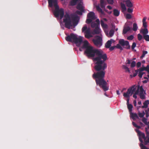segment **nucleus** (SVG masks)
Here are the masks:
<instances>
[{"mask_svg":"<svg viewBox=\"0 0 149 149\" xmlns=\"http://www.w3.org/2000/svg\"><path fill=\"white\" fill-rule=\"evenodd\" d=\"M82 48L86 50L85 54L89 57H96L94 58L93 61L95 62L94 68L97 72L94 73L92 76L94 79H95L96 85L102 88L105 92L109 90V87L107 83L105 80L106 69L107 67V64L105 61L107 59L106 54H104L103 51L100 49H93L92 47L88 46V42L87 41L84 42L82 46Z\"/></svg>","mask_w":149,"mask_h":149,"instance_id":"obj_1","label":"nucleus"},{"mask_svg":"<svg viewBox=\"0 0 149 149\" xmlns=\"http://www.w3.org/2000/svg\"><path fill=\"white\" fill-rule=\"evenodd\" d=\"M48 1L49 7H52L54 6L55 8L54 14L55 17H58L59 16L60 19H61L64 16L63 20L65 27L70 29L73 26L74 28L77 25L78 23L77 15L73 14L70 15L67 13L64 15V9L62 8L59 9L57 0H48Z\"/></svg>","mask_w":149,"mask_h":149,"instance_id":"obj_2","label":"nucleus"},{"mask_svg":"<svg viewBox=\"0 0 149 149\" xmlns=\"http://www.w3.org/2000/svg\"><path fill=\"white\" fill-rule=\"evenodd\" d=\"M66 40L68 42H73L75 44L80 45L82 42V38L81 36L77 38L76 35L71 33L70 35L67 36L65 37Z\"/></svg>","mask_w":149,"mask_h":149,"instance_id":"obj_3","label":"nucleus"},{"mask_svg":"<svg viewBox=\"0 0 149 149\" xmlns=\"http://www.w3.org/2000/svg\"><path fill=\"white\" fill-rule=\"evenodd\" d=\"M137 87V86L135 85H134L130 87L127 89L126 92L123 93L124 97L126 98L130 97V96L132 95L135 91L136 90Z\"/></svg>","mask_w":149,"mask_h":149,"instance_id":"obj_4","label":"nucleus"},{"mask_svg":"<svg viewBox=\"0 0 149 149\" xmlns=\"http://www.w3.org/2000/svg\"><path fill=\"white\" fill-rule=\"evenodd\" d=\"M119 44H117L116 46V47L119 49L121 47L120 45L122 46H125V48L129 49L130 48V46L129 45V42L127 41H125L123 39H121L119 41Z\"/></svg>","mask_w":149,"mask_h":149,"instance_id":"obj_5","label":"nucleus"},{"mask_svg":"<svg viewBox=\"0 0 149 149\" xmlns=\"http://www.w3.org/2000/svg\"><path fill=\"white\" fill-rule=\"evenodd\" d=\"M95 38V39L93 40V42L95 46L100 47L102 45V38L99 36H96Z\"/></svg>","mask_w":149,"mask_h":149,"instance_id":"obj_6","label":"nucleus"},{"mask_svg":"<svg viewBox=\"0 0 149 149\" xmlns=\"http://www.w3.org/2000/svg\"><path fill=\"white\" fill-rule=\"evenodd\" d=\"M82 31L85 33V37L86 38L89 39L93 37L91 32L89 28H87L86 26H84L82 29Z\"/></svg>","mask_w":149,"mask_h":149,"instance_id":"obj_7","label":"nucleus"},{"mask_svg":"<svg viewBox=\"0 0 149 149\" xmlns=\"http://www.w3.org/2000/svg\"><path fill=\"white\" fill-rule=\"evenodd\" d=\"M136 132L138 133V134L139 136V141L141 143H142L143 142V141L142 139V138H143L145 140L146 137L144 134L142 132H140L139 130H136Z\"/></svg>","mask_w":149,"mask_h":149,"instance_id":"obj_8","label":"nucleus"},{"mask_svg":"<svg viewBox=\"0 0 149 149\" xmlns=\"http://www.w3.org/2000/svg\"><path fill=\"white\" fill-rule=\"evenodd\" d=\"M146 94V92L143 89L142 86H141L140 87L139 93V95L141 99H145V96L144 94Z\"/></svg>","mask_w":149,"mask_h":149,"instance_id":"obj_9","label":"nucleus"},{"mask_svg":"<svg viewBox=\"0 0 149 149\" xmlns=\"http://www.w3.org/2000/svg\"><path fill=\"white\" fill-rule=\"evenodd\" d=\"M115 41L112 39L108 40L105 45V47L106 48H109L111 46L112 43L114 42Z\"/></svg>","mask_w":149,"mask_h":149,"instance_id":"obj_10","label":"nucleus"},{"mask_svg":"<svg viewBox=\"0 0 149 149\" xmlns=\"http://www.w3.org/2000/svg\"><path fill=\"white\" fill-rule=\"evenodd\" d=\"M101 32L100 29L99 27V26H96L93 30L92 32V34L93 35L94 34H99Z\"/></svg>","mask_w":149,"mask_h":149,"instance_id":"obj_11","label":"nucleus"},{"mask_svg":"<svg viewBox=\"0 0 149 149\" xmlns=\"http://www.w3.org/2000/svg\"><path fill=\"white\" fill-rule=\"evenodd\" d=\"M87 17L88 18H91L93 19H95V13L93 12H91L88 13L87 15Z\"/></svg>","mask_w":149,"mask_h":149,"instance_id":"obj_12","label":"nucleus"},{"mask_svg":"<svg viewBox=\"0 0 149 149\" xmlns=\"http://www.w3.org/2000/svg\"><path fill=\"white\" fill-rule=\"evenodd\" d=\"M130 117L134 120L136 119H139V118L137 115L135 113H133L132 112L130 113Z\"/></svg>","mask_w":149,"mask_h":149,"instance_id":"obj_13","label":"nucleus"},{"mask_svg":"<svg viewBox=\"0 0 149 149\" xmlns=\"http://www.w3.org/2000/svg\"><path fill=\"white\" fill-rule=\"evenodd\" d=\"M148 30L147 28L141 29L140 30V33L143 34V36L146 35L148 33Z\"/></svg>","mask_w":149,"mask_h":149,"instance_id":"obj_14","label":"nucleus"},{"mask_svg":"<svg viewBox=\"0 0 149 149\" xmlns=\"http://www.w3.org/2000/svg\"><path fill=\"white\" fill-rule=\"evenodd\" d=\"M130 29V27L129 26L124 27L123 30V34H126L128 31H129Z\"/></svg>","mask_w":149,"mask_h":149,"instance_id":"obj_15","label":"nucleus"},{"mask_svg":"<svg viewBox=\"0 0 149 149\" xmlns=\"http://www.w3.org/2000/svg\"><path fill=\"white\" fill-rule=\"evenodd\" d=\"M125 3L127 7L131 8L133 6V4L130 0H127L125 1Z\"/></svg>","mask_w":149,"mask_h":149,"instance_id":"obj_16","label":"nucleus"},{"mask_svg":"<svg viewBox=\"0 0 149 149\" xmlns=\"http://www.w3.org/2000/svg\"><path fill=\"white\" fill-rule=\"evenodd\" d=\"M149 104V100H147L145 101L143 103V105L142 106V108H147L148 107V105Z\"/></svg>","mask_w":149,"mask_h":149,"instance_id":"obj_17","label":"nucleus"},{"mask_svg":"<svg viewBox=\"0 0 149 149\" xmlns=\"http://www.w3.org/2000/svg\"><path fill=\"white\" fill-rule=\"evenodd\" d=\"M100 23L101 26L103 28L107 29L108 28V25L107 24L104 23L102 20H101Z\"/></svg>","mask_w":149,"mask_h":149,"instance_id":"obj_18","label":"nucleus"},{"mask_svg":"<svg viewBox=\"0 0 149 149\" xmlns=\"http://www.w3.org/2000/svg\"><path fill=\"white\" fill-rule=\"evenodd\" d=\"M113 14L115 16H118L120 14V11L117 9H114L113 10Z\"/></svg>","mask_w":149,"mask_h":149,"instance_id":"obj_19","label":"nucleus"},{"mask_svg":"<svg viewBox=\"0 0 149 149\" xmlns=\"http://www.w3.org/2000/svg\"><path fill=\"white\" fill-rule=\"evenodd\" d=\"M77 9L81 11H84L83 8V7L82 5L80 3L78 4L77 6Z\"/></svg>","mask_w":149,"mask_h":149,"instance_id":"obj_20","label":"nucleus"},{"mask_svg":"<svg viewBox=\"0 0 149 149\" xmlns=\"http://www.w3.org/2000/svg\"><path fill=\"white\" fill-rule=\"evenodd\" d=\"M120 6L122 8V11L123 12L126 10L127 8L125 6L124 3H120Z\"/></svg>","mask_w":149,"mask_h":149,"instance_id":"obj_21","label":"nucleus"},{"mask_svg":"<svg viewBox=\"0 0 149 149\" xmlns=\"http://www.w3.org/2000/svg\"><path fill=\"white\" fill-rule=\"evenodd\" d=\"M138 28V27L137 24L136 23H134L133 25V30L134 31H136L137 30Z\"/></svg>","mask_w":149,"mask_h":149,"instance_id":"obj_22","label":"nucleus"},{"mask_svg":"<svg viewBox=\"0 0 149 149\" xmlns=\"http://www.w3.org/2000/svg\"><path fill=\"white\" fill-rule=\"evenodd\" d=\"M127 105L129 111L130 113L132 112V109L133 107L132 105L131 104H128Z\"/></svg>","mask_w":149,"mask_h":149,"instance_id":"obj_23","label":"nucleus"},{"mask_svg":"<svg viewBox=\"0 0 149 149\" xmlns=\"http://www.w3.org/2000/svg\"><path fill=\"white\" fill-rule=\"evenodd\" d=\"M78 0H72L70 2V5L74 6L76 5Z\"/></svg>","mask_w":149,"mask_h":149,"instance_id":"obj_24","label":"nucleus"},{"mask_svg":"<svg viewBox=\"0 0 149 149\" xmlns=\"http://www.w3.org/2000/svg\"><path fill=\"white\" fill-rule=\"evenodd\" d=\"M99 26L95 22H92L91 24V26L92 28H95L96 26Z\"/></svg>","mask_w":149,"mask_h":149,"instance_id":"obj_25","label":"nucleus"},{"mask_svg":"<svg viewBox=\"0 0 149 149\" xmlns=\"http://www.w3.org/2000/svg\"><path fill=\"white\" fill-rule=\"evenodd\" d=\"M123 68L125 70L126 72H127L130 73V71L129 68L126 65H123Z\"/></svg>","mask_w":149,"mask_h":149,"instance_id":"obj_26","label":"nucleus"},{"mask_svg":"<svg viewBox=\"0 0 149 149\" xmlns=\"http://www.w3.org/2000/svg\"><path fill=\"white\" fill-rule=\"evenodd\" d=\"M142 121L146 125H148V122L147 119L145 117H143L142 119Z\"/></svg>","mask_w":149,"mask_h":149,"instance_id":"obj_27","label":"nucleus"},{"mask_svg":"<svg viewBox=\"0 0 149 149\" xmlns=\"http://www.w3.org/2000/svg\"><path fill=\"white\" fill-rule=\"evenodd\" d=\"M144 39L147 41H149V35H146L143 36Z\"/></svg>","mask_w":149,"mask_h":149,"instance_id":"obj_28","label":"nucleus"},{"mask_svg":"<svg viewBox=\"0 0 149 149\" xmlns=\"http://www.w3.org/2000/svg\"><path fill=\"white\" fill-rule=\"evenodd\" d=\"M140 87L139 86H137V89L136 90V91H135L134 92H135V93H134V94L137 95L139 93V90L140 89Z\"/></svg>","mask_w":149,"mask_h":149,"instance_id":"obj_29","label":"nucleus"},{"mask_svg":"<svg viewBox=\"0 0 149 149\" xmlns=\"http://www.w3.org/2000/svg\"><path fill=\"white\" fill-rule=\"evenodd\" d=\"M140 146L141 148V149H149V148L144 146L142 143H141L140 144Z\"/></svg>","mask_w":149,"mask_h":149,"instance_id":"obj_30","label":"nucleus"},{"mask_svg":"<svg viewBox=\"0 0 149 149\" xmlns=\"http://www.w3.org/2000/svg\"><path fill=\"white\" fill-rule=\"evenodd\" d=\"M114 33V31L113 30H111L109 32V36L110 37H111L113 35Z\"/></svg>","mask_w":149,"mask_h":149,"instance_id":"obj_31","label":"nucleus"},{"mask_svg":"<svg viewBox=\"0 0 149 149\" xmlns=\"http://www.w3.org/2000/svg\"><path fill=\"white\" fill-rule=\"evenodd\" d=\"M130 63H131V65H130L131 67L132 68L134 67L136 65V62L134 61H132V62Z\"/></svg>","mask_w":149,"mask_h":149,"instance_id":"obj_32","label":"nucleus"},{"mask_svg":"<svg viewBox=\"0 0 149 149\" xmlns=\"http://www.w3.org/2000/svg\"><path fill=\"white\" fill-rule=\"evenodd\" d=\"M148 53V52L147 51H144L143 52V53L141 56V58H142L144 57L145 55Z\"/></svg>","mask_w":149,"mask_h":149,"instance_id":"obj_33","label":"nucleus"},{"mask_svg":"<svg viewBox=\"0 0 149 149\" xmlns=\"http://www.w3.org/2000/svg\"><path fill=\"white\" fill-rule=\"evenodd\" d=\"M92 19L91 18H88L86 19V22L87 24H90V23H91L92 20Z\"/></svg>","mask_w":149,"mask_h":149,"instance_id":"obj_34","label":"nucleus"},{"mask_svg":"<svg viewBox=\"0 0 149 149\" xmlns=\"http://www.w3.org/2000/svg\"><path fill=\"white\" fill-rule=\"evenodd\" d=\"M138 76L140 78H141L143 75L144 74V72H139Z\"/></svg>","mask_w":149,"mask_h":149,"instance_id":"obj_35","label":"nucleus"},{"mask_svg":"<svg viewBox=\"0 0 149 149\" xmlns=\"http://www.w3.org/2000/svg\"><path fill=\"white\" fill-rule=\"evenodd\" d=\"M126 18L127 19H130L132 18V16L130 14L127 13L126 15Z\"/></svg>","mask_w":149,"mask_h":149,"instance_id":"obj_36","label":"nucleus"},{"mask_svg":"<svg viewBox=\"0 0 149 149\" xmlns=\"http://www.w3.org/2000/svg\"><path fill=\"white\" fill-rule=\"evenodd\" d=\"M134 38V36L131 35L127 37V39L129 40H132Z\"/></svg>","mask_w":149,"mask_h":149,"instance_id":"obj_37","label":"nucleus"},{"mask_svg":"<svg viewBox=\"0 0 149 149\" xmlns=\"http://www.w3.org/2000/svg\"><path fill=\"white\" fill-rule=\"evenodd\" d=\"M96 8L97 11H98L99 12L102 11V9L101 8H100L99 6H96Z\"/></svg>","mask_w":149,"mask_h":149,"instance_id":"obj_38","label":"nucleus"},{"mask_svg":"<svg viewBox=\"0 0 149 149\" xmlns=\"http://www.w3.org/2000/svg\"><path fill=\"white\" fill-rule=\"evenodd\" d=\"M138 38L139 40H141L142 38V36L140 34H138Z\"/></svg>","mask_w":149,"mask_h":149,"instance_id":"obj_39","label":"nucleus"},{"mask_svg":"<svg viewBox=\"0 0 149 149\" xmlns=\"http://www.w3.org/2000/svg\"><path fill=\"white\" fill-rule=\"evenodd\" d=\"M138 70V72H142V71H144L145 70V67H144V68H140L139 69H138V70Z\"/></svg>","mask_w":149,"mask_h":149,"instance_id":"obj_40","label":"nucleus"},{"mask_svg":"<svg viewBox=\"0 0 149 149\" xmlns=\"http://www.w3.org/2000/svg\"><path fill=\"white\" fill-rule=\"evenodd\" d=\"M116 46H113L110 47V48H109V50L110 51H112L113 49H114L116 48Z\"/></svg>","mask_w":149,"mask_h":149,"instance_id":"obj_41","label":"nucleus"},{"mask_svg":"<svg viewBox=\"0 0 149 149\" xmlns=\"http://www.w3.org/2000/svg\"><path fill=\"white\" fill-rule=\"evenodd\" d=\"M83 11H79V10H77L76 11V13L79 15H82V12Z\"/></svg>","mask_w":149,"mask_h":149,"instance_id":"obj_42","label":"nucleus"},{"mask_svg":"<svg viewBox=\"0 0 149 149\" xmlns=\"http://www.w3.org/2000/svg\"><path fill=\"white\" fill-rule=\"evenodd\" d=\"M145 70L149 73V66L148 65L146 67H145Z\"/></svg>","mask_w":149,"mask_h":149,"instance_id":"obj_43","label":"nucleus"},{"mask_svg":"<svg viewBox=\"0 0 149 149\" xmlns=\"http://www.w3.org/2000/svg\"><path fill=\"white\" fill-rule=\"evenodd\" d=\"M136 43L134 42L132 43V49H134V48L136 46Z\"/></svg>","mask_w":149,"mask_h":149,"instance_id":"obj_44","label":"nucleus"},{"mask_svg":"<svg viewBox=\"0 0 149 149\" xmlns=\"http://www.w3.org/2000/svg\"><path fill=\"white\" fill-rule=\"evenodd\" d=\"M138 115L139 117L140 118H143L144 117V116L143 115V114H142V113H140V112H139L138 113Z\"/></svg>","mask_w":149,"mask_h":149,"instance_id":"obj_45","label":"nucleus"},{"mask_svg":"<svg viewBox=\"0 0 149 149\" xmlns=\"http://www.w3.org/2000/svg\"><path fill=\"white\" fill-rule=\"evenodd\" d=\"M127 11L129 13H131L133 12V9L129 8H127Z\"/></svg>","mask_w":149,"mask_h":149,"instance_id":"obj_46","label":"nucleus"},{"mask_svg":"<svg viewBox=\"0 0 149 149\" xmlns=\"http://www.w3.org/2000/svg\"><path fill=\"white\" fill-rule=\"evenodd\" d=\"M107 2L110 4H113V0H107Z\"/></svg>","mask_w":149,"mask_h":149,"instance_id":"obj_47","label":"nucleus"},{"mask_svg":"<svg viewBox=\"0 0 149 149\" xmlns=\"http://www.w3.org/2000/svg\"><path fill=\"white\" fill-rule=\"evenodd\" d=\"M96 22V24H97L99 26L100 25V21L99 19H96L95 21Z\"/></svg>","mask_w":149,"mask_h":149,"instance_id":"obj_48","label":"nucleus"},{"mask_svg":"<svg viewBox=\"0 0 149 149\" xmlns=\"http://www.w3.org/2000/svg\"><path fill=\"white\" fill-rule=\"evenodd\" d=\"M141 63L140 62H139L136 64V66L137 68H139L141 65Z\"/></svg>","mask_w":149,"mask_h":149,"instance_id":"obj_49","label":"nucleus"},{"mask_svg":"<svg viewBox=\"0 0 149 149\" xmlns=\"http://www.w3.org/2000/svg\"><path fill=\"white\" fill-rule=\"evenodd\" d=\"M145 111L146 112L145 114H146V117L147 118L149 116L148 111L147 110H145Z\"/></svg>","mask_w":149,"mask_h":149,"instance_id":"obj_50","label":"nucleus"},{"mask_svg":"<svg viewBox=\"0 0 149 149\" xmlns=\"http://www.w3.org/2000/svg\"><path fill=\"white\" fill-rule=\"evenodd\" d=\"M143 26L144 27V28H147V23L146 22L143 23Z\"/></svg>","mask_w":149,"mask_h":149,"instance_id":"obj_51","label":"nucleus"},{"mask_svg":"<svg viewBox=\"0 0 149 149\" xmlns=\"http://www.w3.org/2000/svg\"><path fill=\"white\" fill-rule=\"evenodd\" d=\"M135 73H134L133 74V76L134 77H136V75H137V73L138 72V70H135Z\"/></svg>","mask_w":149,"mask_h":149,"instance_id":"obj_52","label":"nucleus"},{"mask_svg":"<svg viewBox=\"0 0 149 149\" xmlns=\"http://www.w3.org/2000/svg\"><path fill=\"white\" fill-rule=\"evenodd\" d=\"M145 130H146V134L147 135V136H149V131L148 132L147 131V128H145Z\"/></svg>","mask_w":149,"mask_h":149,"instance_id":"obj_53","label":"nucleus"},{"mask_svg":"<svg viewBox=\"0 0 149 149\" xmlns=\"http://www.w3.org/2000/svg\"><path fill=\"white\" fill-rule=\"evenodd\" d=\"M100 6L102 8L105 7L104 4H100Z\"/></svg>","mask_w":149,"mask_h":149,"instance_id":"obj_54","label":"nucleus"},{"mask_svg":"<svg viewBox=\"0 0 149 149\" xmlns=\"http://www.w3.org/2000/svg\"><path fill=\"white\" fill-rule=\"evenodd\" d=\"M127 64H130V62H131V61L129 59H127Z\"/></svg>","mask_w":149,"mask_h":149,"instance_id":"obj_55","label":"nucleus"},{"mask_svg":"<svg viewBox=\"0 0 149 149\" xmlns=\"http://www.w3.org/2000/svg\"><path fill=\"white\" fill-rule=\"evenodd\" d=\"M146 17H144L142 20V22L143 23V22H146Z\"/></svg>","mask_w":149,"mask_h":149,"instance_id":"obj_56","label":"nucleus"},{"mask_svg":"<svg viewBox=\"0 0 149 149\" xmlns=\"http://www.w3.org/2000/svg\"><path fill=\"white\" fill-rule=\"evenodd\" d=\"M127 104H129V102L130 100V97H127Z\"/></svg>","mask_w":149,"mask_h":149,"instance_id":"obj_57","label":"nucleus"},{"mask_svg":"<svg viewBox=\"0 0 149 149\" xmlns=\"http://www.w3.org/2000/svg\"><path fill=\"white\" fill-rule=\"evenodd\" d=\"M132 125H133L135 127H136L137 125L136 124V123L134 122H132Z\"/></svg>","mask_w":149,"mask_h":149,"instance_id":"obj_58","label":"nucleus"},{"mask_svg":"<svg viewBox=\"0 0 149 149\" xmlns=\"http://www.w3.org/2000/svg\"><path fill=\"white\" fill-rule=\"evenodd\" d=\"M133 103H134V106H136V100H134V101Z\"/></svg>","mask_w":149,"mask_h":149,"instance_id":"obj_59","label":"nucleus"},{"mask_svg":"<svg viewBox=\"0 0 149 149\" xmlns=\"http://www.w3.org/2000/svg\"><path fill=\"white\" fill-rule=\"evenodd\" d=\"M104 0H100V4H104Z\"/></svg>","mask_w":149,"mask_h":149,"instance_id":"obj_60","label":"nucleus"},{"mask_svg":"<svg viewBox=\"0 0 149 149\" xmlns=\"http://www.w3.org/2000/svg\"><path fill=\"white\" fill-rule=\"evenodd\" d=\"M100 13L101 14L103 15H105V13L104 11H102H102H101Z\"/></svg>","mask_w":149,"mask_h":149,"instance_id":"obj_61","label":"nucleus"},{"mask_svg":"<svg viewBox=\"0 0 149 149\" xmlns=\"http://www.w3.org/2000/svg\"><path fill=\"white\" fill-rule=\"evenodd\" d=\"M107 8L109 10H111L112 9V7L110 6H107Z\"/></svg>","mask_w":149,"mask_h":149,"instance_id":"obj_62","label":"nucleus"},{"mask_svg":"<svg viewBox=\"0 0 149 149\" xmlns=\"http://www.w3.org/2000/svg\"><path fill=\"white\" fill-rule=\"evenodd\" d=\"M140 124L142 127H144V125L141 122H140Z\"/></svg>","mask_w":149,"mask_h":149,"instance_id":"obj_63","label":"nucleus"},{"mask_svg":"<svg viewBox=\"0 0 149 149\" xmlns=\"http://www.w3.org/2000/svg\"><path fill=\"white\" fill-rule=\"evenodd\" d=\"M133 96V97H134L135 99H136L137 98L136 95H135L134 94Z\"/></svg>","mask_w":149,"mask_h":149,"instance_id":"obj_64","label":"nucleus"}]
</instances>
